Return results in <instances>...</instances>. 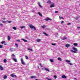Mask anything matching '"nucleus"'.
Here are the masks:
<instances>
[{"label":"nucleus","mask_w":80,"mask_h":80,"mask_svg":"<svg viewBox=\"0 0 80 80\" xmlns=\"http://www.w3.org/2000/svg\"><path fill=\"white\" fill-rule=\"evenodd\" d=\"M72 49L74 50H71V51L72 52H73V53H77V52H78V50L77 49V48H75V47H73L72 48Z\"/></svg>","instance_id":"obj_1"},{"label":"nucleus","mask_w":80,"mask_h":80,"mask_svg":"<svg viewBox=\"0 0 80 80\" xmlns=\"http://www.w3.org/2000/svg\"><path fill=\"white\" fill-rule=\"evenodd\" d=\"M21 63L22 65H25V62H24V61H23V59L21 58Z\"/></svg>","instance_id":"obj_2"},{"label":"nucleus","mask_w":80,"mask_h":80,"mask_svg":"<svg viewBox=\"0 0 80 80\" xmlns=\"http://www.w3.org/2000/svg\"><path fill=\"white\" fill-rule=\"evenodd\" d=\"M44 20H45V21H48V20L51 21V20H52V19H50L48 17L44 19Z\"/></svg>","instance_id":"obj_3"},{"label":"nucleus","mask_w":80,"mask_h":80,"mask_svg":"<svg viewBox=\"0 0 80 80\" xmlns=\"http://www.w3.org/2000/svg\"><path fill=\"white\" fill-rule=\"evenodd\" d=\"M11 76V77H12L13 78V77H16V78H17V76L14 75V74H12Z\"/></svg>","instance_id":"obj_4"},{"label":"nucleus","mask_w":80,"mask_h":80,"mask_svg":"<svg viewBox=\"0 0 80 80\" xmlns=\"http://www.w3.org/2000/svg\"><path fill=\"white\" fill-rule=\"evenodd\" d=\"M55 7V4L53 3L52 4L50 5V8H52L53 7Z\"/></svg>","instance_id":"obj_5"},{"label":"nucleus","mask_w":80,"mask_h":80,"mask_svg":"<svg viewBox=\"0 0 80 80\" xmlns=\"http://www.w3.org/2000/svg\"><path fill=\"white\" fill-rule=\"evenodd\" d=\"M70 46V45L68 44H67L66 45V47L67 48H68Z\"/></svg>","instance_id":"obj_6"},{"label":"nucleus","mask_w":80,"mask_h":80,"mask_svg":"<svg viewBox=\"0 0 80 80\" xmlns=\"http://www.w3.org/2000/svg\"><path fill=\"white\" fill-rule=\"evenodd\" d=\"M47 3H49V4H52V2L50 0L48 1L47 2Z\"/></svg>","instance_id":"obj_7"},{"label":"nucleus","mask_w":80,"mask_h":80,"mask_svg":"<svg viewBox=\"0 0 80 80\" xmlns=\"http://www.w3.org/2000/svg\"><path fill=\"white\" fill-rule=\"evenodd\" d=\"M62 78H67V76L65 75H63L62 76Z\"/></svg>","instance_id":"obj_8"},{"label":"nucleus","mask_w":80,"mask_h":80,"mask_svg":"<svg viewBox=\"0 0 80 80\" xmlns=\"http://www.w3.org/2000/svg\"><path fill=\"white\" fill-rule=\"evenodd\" d=\"M0 69L1 70H3V68L2 67V66L0 65Z\"/></svg>","instance_id":"obj_9"},{"label":"nucleus","mask_w":80,"mask_h":80,"mask_svg":"<svg viewBox=\"0 0 80 80\" xmlns=\"http://www.w3.org/2000/svg\"><path fill=\"white\" fill-rule=\"evenodd\" d=\"M22 40H23L24 42H27V40L24 39L23 38L21 39Z\"/></svg>","instance_id":"obj_10"},{"label":"nucleus","mask_w":80,"mask_h":80,"mask_svg":"<svg viewBox=\"0 0 80 80\" xmlns=\"http://www.w3.org/2000/svg\"><path fill=\"white\" fill-rule=\"evenodd\" d=\"M38 4L39 7H40V8H42V6H41V5H40V2H38Z\"/></svg>","instance_id":"obj_11"},{"label":"nucleus","mask_w":80,"mask_h":80,"mask_svg":"<svg viewBox=\"0 0 80 80\" xmlns=\"http://www.w3.org/2000/svg\"><path fill=\"white\" fill-rule=\"evenodd\" d=\"M38 15H39V16H40V17H42V14H41V13H40V12H38Z\"/></svg>","instance_id":"obj_12"},{"label":"nucleus","mask_w":80,"mask_h":80,"mask_svg":"<svg viewBox=\"0 0 80 80\" xmlns=\"http://www.w3.org/2000/svg\"><path fill=\"white\" fill-rule=\"evenodd\" d=\"M10 52H13V51H14V49H13V48H11L10 49Z\"/></svg>","instance_id":"obj_13"},{"label":"nucleus","mask_w":80,"mask_h":80,"mask_svg":"<svg viewBox=\"0 0 80 80\" xmlns=\"http://www.w3.org/2000/svg\"><path fill=\"white\" fill-rule=\"evenodd\" d=\"M58 60H59V61H62V58H58Z\"/></svg>","instance_id":"obj_14"},{"label":"nucleus","mask_w":80,"mask_h":80,"mask_svg":"<svg viewBox=\"0 0 80 80\" xmlns=\"http://www.w3.org/2000/svg\"><path fill=\"white\" fill-rule=\"evenodd\" d=\"M13 60L15 62H17V59L12 58Z\"/></svg>","instance_id":"obj_15"},{"label":"nucleus","mask_w":80,"mask_h":80,"mask_svg":"<svg viewBox=\"0 0 80 80\" xmlns=\"http://www.w3.org/2000/svg\"><path fill=\"white\" fill-rule=\"evenodd\" d=\"M49 60L50 62H52V63H53V62H54L53 60L52 59H50Z\"/></svg>","instance_id":"obj_16"},{"label":"nucleus","mask_w":80,"mask_h":80,"mask_svg":"<svg viewBox=\"0 0 80 80\" xmlns=\"http://www.w3.org/2000/svg\"><path fill=\"white\" fill-rule=\"evenodd\" d=\"M28 50H30V51H31L32 52H33V49H31L30 48H28Z\"/></svg>","instance_id":"obj_17"},{"label":"nucleus","mask_w":80,"mask_h":80,"mask_svg":"<svg viewBox=\"0 0 80 80\" xmlns=\"http://www.w3.org/2000/svg\"><path fill=\"white\" fill-rule=\"evenodd\" d=\"M4 79H7V75H5L3 77Z\"/></svg>","instance_id":"obj_18"},{"label":"nucleus","mask_w":80,"mask_h":80,"mask_svg":"<svg viewBox=\"0 0 80 80\" xmlns=\"http://www.w3.org/2000/svg\"><path fill=\"white\" fill-rule=\"evenodd\" d=\"M29 27H30V28H33V25H32V24H30V25H29Z\"/></svg>","instance_id":"obj_19"},{"label":"nucleus","mask_w":80,"mask_h":80,"mask_svg":"<svg viewBox=\"0 0 80 80\" xmlns=\"http://www.w3.org/2000/svg\"><path fill=\"white\" fill-rule=\"evenodd\" d=\"M45 27H46V25H43L42 26V28H43V29H44V28H45Z\"/></svg>","instance_id":"obj_20"},{"label":"nucleus","mask_w":80,"mask_h":80,"mask_svg":"<svg viewBox=\"0 0 80 80\" xmlns=\"http://www.w3.org/2000/svg\"><path fill=\"white\" fill-rule=\"evenodd\" d=\"M73 45H74V46H77L78 45V44L77 43H73Z\"/></svg>","instance_id":"obj_21"},{"label":"nucleus","mask_w":80,"mask_h":80,"mask_svg":"<svg viewBox=\"0 0 80 80\" xmlns=\"http://www.w3.org/2000/svg\"><path fill=\"white\" fill-rule=\"evenodd\" d=\"M11 39V38L10 36H8V40H10Z\"/></svg>","instance_id":"obj_22"},{"label":"nucleus","mask_w":80,"mask_h":80,"mask_svg":"<svg viewBox=\"0 0 80 80\" xmlns=\"http://www.w3.org/2000/svg\"><path fill=\"white\" fill-rule=\"evenodd\" d=\"M12 28L14 30H17V28H16V27H13Z\"/></svg>","instance_id":"obj_23"},{"label":"nucleus","mask_w":80,"mask_h":80,"mask_svg":"<svg viewBox=\"0 0 80 80\" xmlns=\"http://www.w3.org/2000/svg\"><path fill=\"white\" fill-rule=\"evenodd\" d=\"M31 78H36V76H32L31 77Z\"/></svg>","instance_id":"obj_24"},{"label":"nucleus","mask_w":80,"mask_h":80,"mask_svg":"<svg viewBox=\"0 0 80 80\" xmlns=\"http://www.w3.org/2000/svg\"><path fill=\"white\" fill-rule=\"evenodd\" d=\"M40 41H41V39H38V40H37V42H40Z\"/></svg>","instance_id":"obj_25"},{"label":"nucleus","mask_w":80,"mask_h":80,"mask_svg":"<svg viewBox=\"0 0 80 80\" xmlns=\"http://www.w3.org/2000/svg\"><path fill=\"white\" fill-rule=\"evenodd\" d=\"M66 62H67L68 63H70V61L68 60H66Z\"/></svg>","instance_id":"obj_26"},{"label":"nucleus","mask_w":80,"mask_h":80,"mask_svg":"<svg viewBox=\"0 0 80 80\" xmlns=\"http://www.w3.org/2000/svg\"><path fill=\"white\" fill-rule=\"evenodd\" d=\"M4 63H7V59H5L3 60Z\"/></svg>","instance_id":"obj_27"},{"label":"nucleus","mask_w":80,"mask_h":80,"mask_svg":"<svg viewBox=\"0 0 80 80\" xmlns=\"http://www.w3.org/2000/svg\"><path fill=\"white\" fill-rule=\"evenodd\" d=\"M20 28L22 29V28H25V26H21L20 27Z\"/></svg>","instance_id":"obj_28"},{"label":"nucleus","mask_w":80,"mask_h":80,"mask_svg":"<svg viewBox=\"0 0 80 80\" xmlns=\"http://www.w3.org/2000/svg\"><path fill=\"white\" fill-rule=\"evenodd\" d=\"M5 41H3L2 42H1V43L2 44H3V43H5Z\"/></svg>","instance_id":"obj_29"},{"label":"nucleus","mask_w":80,"mask_h":80,"mask_svg":"<svg viewBox=\"0 0 80 80\" xmlns=\"http://www.w3.org/2000/svg\"><path fill=\"white\" fill-rule=\"evenodd\" d=\"M46 71H47V72H50V70L48 68H46Z\"/></svg>","instance_id":"obj_30"},{"label":"nucleus","mask_w":80,"mask_h":80,"mask_svg":"<svg viewBox=\"0 0 80 80\" xmlns=\"http://www.w3.org/2000/svg\"><path fill=\"white\" fill-rule=\"evenodd\" d=\"M46 79H47V80H52V79L49 78H47Z\"/></svg>","instance_id":"obj_31"},{"label":"nucleus","mask_w":80,"mask_h":80,"mask_svg":"<svg viewBox=\"0 0 80 80\" xmlns=\"http://www.w3.org/2000/svg\"><path fill=\"white\" fill-rule=\"evenodd\" d=\"M16 42H20V39H18L16 40Z\"/></svg>","instance_id":"obj_32"},{"label":"nucleus","mask_w":80,"mask_h":80,"mask_svg":"<svg viewBox=\"0 0 80 80\" xmlns=\"http://www.w3.org/2000/svg\"><path fill=\"white\" fill-rule=\"evenodd\" d=\"M13 57H15V55H14V54H12V58H13Z\"/></svg>","instance_id":"obj_33"},{"label":"nucleus","mask_w":80,"mask_h":80,"mask_svg":"<svg viewBox=\"0 0 80 80\" xmlns=\"http://www.w3.org/2000/svg\"><path fill=\"white\" fill-rule=\"evenodd\" d=\"M43 33L44 35H45L46 36H48V34H47V33L45 32H43Z\"/></svg>","instance_id":"obj_34"},{"label":"nucleus","mask_w":80,"mask_h":80,"mask_svg":"<svg viewBox=\"0 0 80 80\" xmlns=\"http://www.w3.org/2000/svg\"><path fill=\"white\" fill-rule=\"evenodd\" d=\"M66 38H63L62 39V40H66L67 39Z\"/></svg>","instance_id":"obj_35"},{"label":"nucleus","mask_w":80,"mask_h":80,"mask_svg":"<svg viewBox=\"0 0 80 80\" xmlns=\"http://www.w3.org/2000/svg\"><path fill=\"white\" fill-rule=\"evenodd\" d=\"M52 45H53V46H55L56 45V43H52Z\"/></svg>","instance_id":"obj_36"},{"label":"nucleus","mask_w":80,"mask_h":80,"mask_svg":"<svg viewBox=\"0 0 80 80\" xmlns=\"http://www.w3.org/2000/svg\"><path fill=\"white\" fill-rule=\"evenodd\" d=\"M42 69L43 70H46V68H42Z\"/></svg>","instance_id":"obj_37"},{"label":"nucleus","mask_w":80,"mask_h":80,"mask_svg":"<svg viewBox=\"0 0 80 80\" xmlns=\"http://www.w3.org/2000/svg\"><path fill=\"white\" fill-rule=\"evenodd\" d=\"M26 58L27 60H28V57L27 56H26Z\"/></svg>","instance_id":"obj_38"},{"label":"nucleus","mask_w":80,"mask_h":80,"mask_svg":"<svg viewBox=\"0 0 80 80\" xmlns=\"http://www.w3.org/2000/svg\"><path fill=\"white\" fill-rule=\"evenodd\" d=\"M53 78H54L56 79V78H57V76H54Z\"/></svg>","instance_id":"obj_39"},{"label":"nucleus","mask_w":80,"mask_h":80,"mask_svg":"<svg viewBox=\"0 0 80 80\" xmlns=\"http://www.w3.org/2000/svg\"><path fill=\"white\" fill-rule=\"evenodd\" d=\"M69 63L70 65H73V64L71 63Z\"/></svg>","instance_id":"obj_40"},{"label":"nucleus","mask_w":80,"mask_h":80,"mask_svg":"<svg viewBox=\"0 0 80 80\" xmlns=\"http://www.w3.org/2000/svg\"><path fill=\"white\" fill-rule=\"evenodd\" d=\"M33 28L34 30H36V28H35V27L34 26L33 27V28Z\"/></svg>","instance_id":"obj_41"},{"label":"nucleus","mask_w":80,"mask_h":80,"mask_svg":"<svg viewBox=\"0 0 80 80\" xmlns=\"http://www.w3.org/2000/svg\"><path fill=\"white\" fill-rule=\"evenodd\" d=\"M8 23H11V22H12V21H8Z\"/></svg>","instance_id":"obj_42"},{"label":"nucleus","mask_w":80,"mask_h":80,"mask_svg":"<svg viewBox=\"0 0 80 80\" xmlns=\"http://www.w3.org/2000/svg\"><path fill=\"white\" fill-rule=\"evenodd\" d=\"M71 25V23H68L67 24L68 25Z\"/></svg>","instance_id":"obj_43"},{"label":"nucleus","mask_w":80,"mask_h":80,"mask_svg":"<svg viewBox=\"0 0 80 80\" xmlns=\"http://www.w3.org/2000/svg\"><path fill=\"white\" fill-rule=\"evenodd\" d=\"M2 45H1L0 44V48H2Z\"/></svg>","instance_id":"obj_44"},{"label":"nucleus","mask_w":80,"mask_h":80,"mask_svg":"<svg viewBox=\"0 0 80 80\" xmlns=\"http://www.w3.org/2000/svg\"><path fill=\"white\" fill-rule=\"evenodd\" d=\"M15 45H16V47H18V44H17V43L15 44Z\"/></svg>","instance_id":"obj_45"},{"label":"nucleus","mask_w":80,"mask_h":80,"mask_svg":"<svg viewBox=\"0 0 80 80\" xmlns=\"http://www.w3.org/2000/svg\"><path fill=\"white\" fill-rule=\"evenodd\" d=\"M54 12L56 13H58V11H55Z\"/></svg>","instance_id":"obj_46"},{"label":"nucleus","mask_w":80,"mask_h":80,"mask_svg":"<svg viewBox=\"0 0 80 80\" xmlns=\"http://www.w3.org/2000/svg\"><path fill=\"white\" fill-rule=\"evenodd\" d=\"M40 67H43V66H42V64H41V63H40Z\"/></svg>","instance_id":"obj_47"},{"label":"nucleus","mask_w":80,"mask_h":80,"mask_svg":"<svg viewBox=\"0 0 80 80\" xmlns=\"http://www.w3.org/2000/svg\"><path fill=\"white\" fill-rule=\"evenodd\" d=\"M64 23V21H62V22H61V23L62 24V23Z\"/></svg>","instance_id":"obj_48"},{"label":"nucleus","mask_w":80,"mask_h":80,"mask_svg":"<svg viewBox=\"0 0 80 80\" xmlns=\"http://www.w3.org/2000/svg\"><path fill=\"white\" fill-rule=\"evenodd\" d=\"M3 24H2V23L0 24L1 26H3Z\"/></svg>","instance_id":"obj_49"},{"label":"nucleus","mask_w":80,"mask_h":80,"mask_svg":"<svg viewBox=\"0 0 80 80\" xmlns=\"http://www.w3.org/2000/svg\"><path fill=\"white\" fill-rule=\"evenodd\" d=\"M2 23H5V21H2Z\"/></svg>","instance_id":"obj_50"},{"label":"nucleus","mask_w":80,"mask_h":80,"mask_svg":"<svg viewBox=\"0 0 80 80\" xmlns=\"http://www.w3.org/2000/svg\"><path fill=\"white\" fill-rule=\"evenodd\" d=\"M77 19H78V17H76V20H77Z\"/></svg>","instance_id":"obj_51"},{"label":"nucleus","mask_w":80,"mask_h":80,"mask_svg":"<svg viewBox=\"0 0 80 80\" xmlns=\"http://www.w3.org/2000/svg\"><path fill=\"white\" fill-rule=\"evenodd\" d=\"M63 17H61V19H63Z\"/></svg>","instance_id":"obj_52"},{"label":"nucleus","mask_w":80,"mask_h":80,"mask_svg":"<svg viewBox=\"0 0 80 80\" xmlns=\"http://www.w3.org/2000/svg\"><path fill=\"white\" fill-rule=\"evenodd\" d=\"M77 28H80V27H78Z\"/></svg>","instance_id":"obj_53"},{"label":"nucleus","mask_w":80,"mask_h":80,"mask_svg":"<svg viewBox=\"0 0 80 80\" xmlns=\"http://www.w3.org/2000/svg\"><path fill=\"white\" fill-rule=\"evenodd\" d=\"M35 12V11L34 10L32 11V12Z\"/></svg>","instance_id":"obj_54"},{"label":"nucleus","mask_w":80,"mask_h":80,"mask_svg":"<svg viewBox=\"0 0 80 80\" xmlns=\"http://www.w3.org/2000/svg\"><path fill=\"white\" fill-rule=\"evenodd\" d=\"M4 45H7V44L6 43H4Z\"/></svg>","instance_id":"obj_55"},{"label":"nucleus","mask_w":80,"mask_h":80,"mask_svg":"<svg viewBox=\"0 0 80 80\" xmlns=\"http://www.w3.org/2000/svg\"><path fill=\"white\" fill-rule=\"evenodd\" d=\"M38 68L39 69V67H38Z\"/></svg>","instance_id":"obj_56"},{"label":"nucleus","mask_w":80,"mask_h":80,"mask_svg":"<svg viewBox=\"0 0 80 80\" xmlns=\"http://www.w3.org/2000/svg\"><path fill=\"white\" fill-rule=\"evenodd\" d=\"M59 18H62L61 17L59 16Z\"/></svg>","instance_id":"obj_57"},{"label":"nucleus","mask_w":80,"mask_h":80,"mask_svg":"<svg viewBox=\"0 0 80 80\" xmlns=\"http://www.w3.org/2000/svg\"><path fill=\"white\" fill-rule=\"evenodd\" d=\"M3 7V6H2L1 7V8H2V7Z\"/></svg>","instance_id":"obj_58"},{"label":"nucleus","mask_w":80,"mask_h":80,"mask_svg":"<svg viewBox=\"0 0 80 80\" xmlns=\"http://www.w3.org/2000/svg\"><path fill=\"white\" fill-rule=\"evenodd\" d=\"M75 79H76V78H75Z\"/></svg>","instance_id":"obj_59"}]
</instances>
